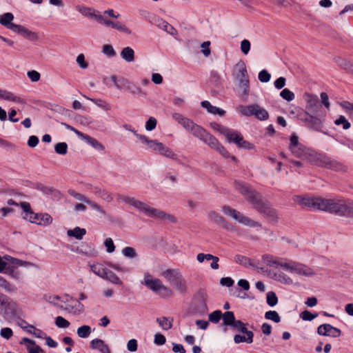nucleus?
I'll return each instance as SVG.
<instances>
[{"label":"nucleus","mask_w":353,"mask_h":353,"mask_svg":"<svg viewBox=\"0 0 353 353\" xmlns=\"http://www.w3.org/2000/svg\"><path fill=\"white\" fill-rule=\"evenodd\" d=\"M246 334V336L240 334H236L234 336V341L235 343H252L253 342L254 334L252 331L243 332Z\"/></svg>","instance_id":"obj_27"},{"label":"nucleus","mask_w":353,"mask_h":353,"mask_svg":"<svg viewBox=\"0 0 353 353\" xmlns=\"http://www.w3.org/2000/svg\"><path fill=\"white\" fill-rule=\"evenodd\" d=\"M157 322L164 330H168L172 327V319L170 320L168 318L165 316L157 318Z\"/></svg>","instance_id":"obj_36"},{"label":"nucleus","mask_w":353,"mask_h":353,"mask_svg":"<svg viewBox=\"0 0 353 353\" xmlns=\"http://www.w3.org/2000/svg\"><path fill=\"white\" fill-rule=\"evenodd\" d=\"M212 149L217 151L221 155L225 158H231L234 162H236L237 159L234 156H232L224 148V146L218 141L216 138L207 132L202 139Z\"/></svg>","instance_id":"obj_11"},{"label":"nucleus","mask_w":353,"mask_h":353,"mask_svg":"<svg viewBox=\"0 0 353 353\" xmlns=\"http://www.w3.org/2000/svg\"><path fill=\"white\" fill-rule=\"evenodd\" d=\"M161 144L162 143L159 142L157 140H149V141L147 143V145L149 149H151L153 151L158 152L159 150L160 149V145H161Z\"/></svg>","instance_id":"obj_62"},{"label":"nucleus","mask_w":353,"mask_h":353,"mask_svg":"<svg viewBox=\"0 0 353 353\" xmlns=\"http://www.w3.org/2000/svg\"><path fill=\"white\" fill-rule=\"evenodd\" d=\"M211 127L214 130H216V131L219 132L221 134H222L225 137V134L228 133V132L230 130V128L224 127V126H222V125H219V124H218L216 123H211Z\"/></svg>","instance_id":"obj_60"},{"label":"nucleus","mask_w":353,"mask_h":353,"mask_svg":"<svg viewBox=\"0 0 353 353\" xmlns=\"http://www.w3.org/2000/svg\"><path fill=\"white\" fill-rule=\"evenodd\" d=\"M317 333L322 336L337 338L341 335V332L339 329L333 327L330 324L325 323L318 327Z\"/></svg>","instance_id":"obj_15"},{"label":"nucleus","mask_w":353,"mask_h":353,"mask_svg":"<svg viewBox=\"0 0 353 353\" xmlns=\"http://www.w3.org/2000/svg\"><path fill=\"white\" fill-rule=\"evenodd\" d=\"M271 75L265 70H263L259 73V79L262 83H267L270 80Z\"/></svg>","instance_id":"obj_61"},{"label":"nucleus","mask_w":353,"mask_h":353,"mask_svg":"<svg viewBox=\"0 0 353 353\" xmlns=\"http://www.w3.org/2000/svg\"><path fill=\"white\" fill-rule=\"evenodd\" d=\"M265 318L268 320H271L275 323L281 321V317L278 312L274 310H270L265 313Z\"/></svg>","instance_id":"obj_44"},{"label":"nucleus","mask_w":353,"mask_h":353,"mask_svg":"<svg viewBox=\"0 0 353 353\" xmlns=\"http://www.w3.org/2000/svg\"><path fill=\"white\" fill-rule=\"evenodd\" d=\"M294 201L302 207L320 210L353 219V200L344 198L323 199L321 197L296 196Z\"/></svg>","instance_id":"obj_1"},{"label":"nucleus","mask_w":353,"mask_h":353,"mask_svg":"<svg viewBox=\"0 0 353 353\" xmlns=\"http://www.w3.org/2000/svg\"><path fill=\"white\" fill-rule=\"evenodd\" d=\"M76 10L83 16L94 19L96 21L102 19V15L97 14L95 10L92 8L78 5L76 6Z\"/></svg>","instance_id":"obj_20"},{"label":"nucleus","mask_w":353,"mask_h":353,"mask_svg":"<svg viewBox=\"0 0 353 353\" xmlns=\"http://www.w3.org/2000/svg\"><path fill=\"white\" fill-rule=\"evenodd\" d=\"M110 79L118 89H121L123 88L130 89V82L126 79L123 77L118 79L117 76L112 75L110 77Z\"/></svg>","instance_id":"obj_31"},{"label":"nucleus","mask_w":353,"mask_h":353,"mask_svg":"<svg viewBox=\"0 0 353 353\" xmlns=\"http://www.w3.org/2000/svg\"><path fill=\"white\" fill-rule=\"evenodd\" d=\"M167 281H168L180 294L187 292L188 286L186 281L183 278L179 269H167L161 273Z\"/></svg>","instance_id":"obj_6"},{"label":"nucleus","mask_w":353,"mask_h":353,"mask_svg":"<svg viewBox=\"0 0 353 353\" xmlns=\"http://www.w3.org/2000/svg\"><path fill=\"white\" fill-rule=\"evenodd\" d=\"M85 140L93 148L98 149L99 150H104L103 145L101 143H100L97 139L91 137L90 136H85Z\"/></svg>","instance_id":"obj_42"},{"label":"nucleus","mask_w":353,"mask_h":353,"mask_svg":"<svg viewBox=\"0 0 353 353\" xmlns=\"http://www.w3.org/2000/svg\"><path fill=\"white\" fill-rule=\"evenodd\" d=\"M143 284L163 299H168L174 295L170 288L165 285L160 279H153L149 273L145 274Z\"/></svg>","instance_id":"obj_4"},{"label":"nucleus","mask_w":353,"mask_h":353,"mask_svg":"<svg viewBox=\"0 0 353 353\" xmlns=\"http://www.w3.org/2000/svg\"><path fill=\"white\" fill-rule=\"evenodd\" d=\"M283 268L291 274H296L301 276H310L314 274V272L310 267L296 263L295 261L285 260L283 265Z\"/></svg>","instance_id":"obj_10"},{"label":"nucleus","mask_w":353,"mask_h":353,"mask_svg":"<svg viewBox=\"0 0 353 353\" xmlns=\"http://www.w3.org/2000/svg\"><path fill=\"white\" fill-rule=\"evenodd\" d=\"M14 19V16L12 13L7 12L4 14H3L0 19V23L6 26L8 28H10L11 25H13L14 23H12V21Z\"/></svg>","instance_id":"obj_35"},{"label":"nucleus","mask_w":353,"mask_h":353,"mask_svg":"<svg viewBox=\"0 0 353 353\" xmlns=\"http://www.w3.org/2000/svg\"><path fill=\"white\" fill-rule=\"evenodd\" d=\"M55 152L61 155H65L67 154L68 145L65 142H60L54 145Z\"/></svg>","instance_id":"obj_48"},{"label":"nucleus","mask_w":353,"mask_h":353,"mask_svg":"<svg viewBox=\"0 0 353 353\" xmlns=\"http://www.w3.org/2000/svg\"><path fill=\"white\" fill-rule=\"evenodd\" d=\"M235 78L238 81V88L243 97L246 98L250 92V81L243 61H239L235 65Z\"/></svg>","instance_id":"obj_7"},{"label":"nucleus","mask_w":353,"mask_h":353,"mask_svg":"<svg viewBox=\"0 0 353 353\" xmlns=\"http://www.w3.org/2000/svg\"><path fill=\"white\" fill-rule=\"evenodd\" d=\"M4 258L6 260H10L12 264H14V265H17L19 266L29 267V266L33 265V263H32L30 262L22 261V260L15 259V258H12L10 256H5Z\"/></svg>","instance_id":"obj_41"},{"label":"nucleus","mask_w":353,"mask_h":353,"mask_svg":"<svg viewBox=\"0 0 353 353\" xmlns=\"http://www.w3.org/2000/svg\"><path fill=\"white\" fill-rule=\"evenodd\" d=\"M0 99L21 104L26 103V101L23 99H22L20 97L16 96L12 92L6 90H2Z\"/></svg>","instance_id":"obj_23"},{"label":"nucleus","mask_w":353,"mask_h":353,"mask_svg":"<svg viewBox=\"0 0 353 353\" xmlns=\"http://www.w3.org/2000/svg\"><path fill=\"white\" fill-rule=\"evenodd\" d=\"M222 317V313L220 310H215L209 314V321L214 323H217Z\"/></svg>","instance_id":"obj_55"},{"label":"nucleus","mask_w":353,"mask_h":353,"mask_svg":"<svg viewBox=\"0 0 353 353\" xmlns=\"http://www.w3.org/2000/svg\"><path fill=\"white\" fill-rule=\"evenodd\" d=\"M334 124L336 125H339L342 124L343 129H344V130H347L351 126L350 123L343 115L339 116V117L334 121Z\"/></svg>","instance_id":"obj_49"},{"label":"nucleus","mask_w":353,"mask_h":353,"mask_svg":"<svg viewBox=\"0 0 353 353\" xmlns=\"http://www.w3.org/2000/svg\"><path fill=\"white\" fill-rule=\"evenodd\" d=\"M91 268L94 274H97L103 279L104 278L106 271L108 270V269L103 268L101 264L93 265Z\"/></svg>","instance_id":"obj_43"},{"label":"nucleus","mask_w":353,"mask_h":353,"mask_svg":"<svg viewBox=\"0 0 353 353\" xmlns=\"http://www.w3.org/2000/svg\"><path fill=\"white\" fill-rule=\"evenodd\" d=\"M87 99L92 101L97 106L103 108L104 110L108 111V110H110V109H111L110 105L108 102H106L101 99H92V98L87 97Z\"/></svg>","instance_id":"obj_40"},{"label":"nucleus","mask_w":353,"mask_h":353,"mask_svg":"<svg viewBox=\"0 0 353 353\" xmlns=\"http://www.w3.org/2000/svg\"><path fill=\"white\" fill-rule=\"evenodd\" d=\"M234 261L236 263L243 265L245 266L252 265L250 259L248 257L240 254L235 255Z\"/></svg>","instance_id":"obj_45"},{"label":"nucleus","mask_w":353,"mask_h":353,"mask_svg":"<svg viewBox=\"0 0 353 353\" xmlns=\"http://www.w3.org/2000/svg\"><path fill=\"white\" fill-rule=\"evenodd\" d=\"M225 137L229 143H234L239 148L251 150L254 148L253 145L245 141L242 134L236 130L230 129Z\"/></svg>","instance_id":"obj_12"},{"label":"nucleus","mask_w":353,"mask_h":353,"mask_svg":"<svg viewBox=\"0 0 353 353\" xmlns=\"http://www.w3.org/2000/svg\"><path fill=\"white\" fill-rule=\"evenodd\" d=\"M233 328L241 332H248L249 330H247L246 327H245V325L241 321L239 320H236L234 321V323H232V325H231Z\"/></svg>","instance_id":"obj_58"},{"label":"nucleus","mask_w":353,"mask_h":353,"mask_svg":"<svg viewBox=\"0 0 353 353\" xmlns=\"http://www.w3.org/2000/svg\"><path fill=\"white\" fill-rule=\"evenodd\" d=\"M97 21L101 24H103L108 27H111L112 28H114L120 32H125L128 34H131V30L126 27L125 24L120 21H113L107 19H105L102 16L101 20H97Z\"/></svg>","instance_id":"obj_16"},{"label":"nucleus","mask_w":353,"mask_h":353,"mask_svg":"<svg viewBox=\"0 0 353 353\" xmlns=\"http://www.w3.org/2000/svg\"><path fill=\"white\" fill-rule=\"evenodd\" d=\"M262 261L270 267L278 268L280 266L283 268L285 259L277 258L270 254H265L262 256Z\"/></svg>","instance_id":"obj_21"},{"label":"nucleus","mask_w":353,"mask_h":353,"mask_svg":"<svg viewBox=\"0 0 353 353\" xmlns=\"http://www.w3.org/2000/svg\"><path fill=\"white\" fill-rule=\"evenodd\" d=\"M318 316V314H312L308 310H304L300 314L301 318L304 321H312Z\"/></svg>","instance_id":"obj_59"},{"label":"nucleus","mask_w":353,"mask_h":353,"mask_svg":"<svg viewBox=\"0 0 353 353\" xmlns=\"http://www.w3.org/2000/svg\"><path fill=\"white\" fill-rule=\"evenodd\" d=\"M299 117V119L303 121L308 128L315 131H321L323 121L320 118L312 116L306 112L300 114Z\"/></svg>","instance_id":"obj_13"},{"label":"nucleus","mask_w":353,"mask_h":353,"mask_svg":"<svg viewBox=\"0 0 353 353\" xmlns=\"http://www.w3.org/2000/svg\"><path fill=\"white\" fill-rule=\"evenodd\" d=\"M201 106L205 109H207L208 112L213 114H219L220 116H223L225 114V111L211 105V103L208 101H203L201 102Z\"/></svg>","instance_id":"obj_29"},{"label":"nucleus","mask_w":353,"mask_h":353,"mask_svg":"<svg viewBox=\"0 0 353 353\" xmlns=\"http://www.w3.org/2000/svg\"><path fill=\"white\" fill-rule=\"evenodd\" d=\"M122 254L129 258H134L137 256L136 250L132 247H125L122 250Z\"/></svg>","instance_id":"obj_57"},{"label":"nucleus","mask_w":353,"mask_h":353,"mask_svg":"<svg viewBox=\"0 0 353 353\" xmlns=\"http://www.w3.org/2000/svg\"><path fill=\"white\" fill-rule=\"evenodd\" d=\"M23 211V219L27 220L28 217H29L30 213L33 212L31 210V207L29 203L27 202H21L20 204Z\"/></svg>","instance_id":"obj_53"},{"label":"nucleus","mask_w":353,"mask_h":353,"mask_svg":"<svg viewBox=\"0 0 353 353\" xmlns=\"http://www.w3.org/2000/svg\"><path fill=\"white\" fill-rule=\"evenodd\" d=\"M172 117V119L180 124L185 130L201 141L208 132L201 126L194 123L191 119L185 117L180 113H174Z\"/></svg>","instance_id":"obj_5"},{"label":"nucleus","mask_w":353,"mask_h":353,"mask_svg":"<svg viewBox=\"0 0 353 353\" xmlns=\"http://www.w3.org/2000/svg\"><path fill=\"white\" fill-rule=\"evenodd\" d=\"M160 26L165 32L172 35H174L176 32V30L171 25H170L168 22L165 21H162Z\"/></svg>","instance_id":"obj_63"},{"label":"nucleus","mask_w":353,"mask_h":353,"mask_svg":"<svg viewBox=\"0 0 353 353\" xmlns=\"http://www.w3.org/2000/svg\"><path fill=\"white\" fill-rule=\"evenodd\" d=\"M14 303L10 301L9 298L4 294L0 292V314H6L10 310H12Z\"/></svg>","instance_id":"obj_22"},{"label":"nucleus","mask_w":353,"mask_h":353,"mask_svg":"<svg viewBox=\"0 0 353 353\" xmlns=\"http://www.w3.org/2000/svg\"><path fill=\"white\" fill-rule=\"evenodd\" d=\"M0 287L3 288L6 292H10L14 290L13 285L6 279L0 276Z\"/></svg>","instance_id":"obj_50"},{"label":"nucleus","mask_w":353,"mask_h":353,"mask_svg":"<svg viewBox=\"0 0 353 353\" xmlns=\"http://www.w3.org/2000/svg\"><path fill=\"white\" fill-rule=\"evenodd\" d=\"M102 52L109 56V57H114L116 54V52L112 47V46L110 44H105L103 46Z\"/></svg>","instance_id":"obj_64"},{"label":"nucleus","mask_w":353,"mask_h":353,"mask_svg":"<svg viewBox=\"0 0 353 353\" xmlns=\"http://www.w3.org/2000/svg\"><path fill=\"white\" fill-rule=\"evenodd\" d=\"M222 212L225 215L230 216L239 223L243 224L244 225L252 228L262 227V225L260 222L252 220V219L244 215L239 211H237L236 210L232 208L229 205H223L222 207Z\"/></svg>","instance_id":"obj_8"},{"label":"nucleus","mask_w":353,"mask_h":353,"mask_svg":"<svg viewBox=\"0 0 353 353\" xmlns=\"http://www.w3.org/2000/svg\"><path fill=\"white\" fill-rule=\"evenodd\" d=\"M55 324L57 327L66 328L70 325V322L62 316H57L55 319Z\"/></svg>","instance_id":"obj_56"},{"label":"nucleus","mask_w":353,"mask_h":353,"mask_svg":"<svg viewBox=\"0 0 353 353\" xmlns=\"http://www.w3.org/2000/svg\"><path fill=\"white\" fill-rule=\"evenodd\" d=\"M68 194L74 197V199L79 200V201H83L86 203V201H88V198L86 197L85 195L82 194H80V193H78L75 190H68Z\"/></svg>","instance_id":"obj_54"},{"label":"nucleus","mask_w":353,"mask_h":353,"mask_svg":"<svg viewBox=\"0 0 353 353\" xmlns=\"http://www.w3.org/2000/svg\"><path fill=\"white\" fill-rule=\"evenodd\" d=\"M323 164L327 168L334 170L335 171L346 172L347 170V166L341 162L334 160H331L328 157H323L322 158Z\"/></svg>","instance_id":"obj_19"},{"label":"nucleus","mask_w":353,"mask_h":353,"mask_svg":"<svg viewBox=\"0 0 353 353\" xmlns=\"http://www.w3.org/2000/svg\"><path fill=\"white\" fill-rule=\"evenodd\" d=\"M223 323L225 325L231 326L234 323L235 317L232 312H225L222 314Z\"/></svg>","instance_id":"obj_39"},{"label":"nucleus","mask_w":353,"mask_h":353,"mask_svg":"<svg viewBox=\"0 0 353 353\" xmlns=\"http://www.w3.org/2000/svg\"><path fill=\"white\" fill-rule=\"evenodd\" d=\"M303 99L306 103V110L310 112H315L317 110L319 99L316 95L305 92L303 94Z\"/></svg>","instance_id":"obj_18"},{"label":"nucleus","mask_w":353,"mask_h":353,"mask_svg":"<svg viewBox=\"0 0 353 353\" xmlns=\"http://www.w3.org/2000/svg\"><path fill=\"white\" fill-rule=\"evenodd\" d=\"M86 234L85 228L75 227L74 229H70L67 231V235L70 237H74L76 239L81 240Z\"/></svg>","instance_id":"obj_28"},{"label":"nucleus","mask_w":353,"mask_h":353,"mask_svg":"<svg viewBox=\"0 0 353 353\" xmlns=\"http://www.w3.org/2000/svg\"><path fill=\"white\" fill-rule=\"evenodd\" d=\"M158 153L166 158L172 159L174 161L178 160L176 154H175L170 148L167 147L163 143L160 145V149L159 150Z\"/></svg>","instance_id":"obj_26"},{"label":"nucleus","mask_w":353,"mask_h":353,"mask_svg":"<svg viewBox=\"0 0 353 353\" xmlns=\"http://www.w3.org/2000/svg\"><path fill=\"white\" fill-rule=\"evenodd\" d=\"M266 300H267V303L270 307H273V306L276 305L278 303V298H277L276 294L272 291H270L267 293Z\"/></svg>","instance_id":"obj_47"},{"label":"nucleus","mask_w":353,"mask_h":353,"mask_svg":"<svg viewBox=\"0 0 353 353\" xmlns=\"http://www.w3.org/2000/svg\"><path fill=\"white\" fill-rule=\"evenodd\" d=\"M86 203L88 204L92 208V210L97 211L101 214H105V211L104 210V209L97 203L92 201L89 199L88 201H86Z\"/></svg>","instance_id":"obj_52"},{"label":"nucleus","mask_w":353,"mask_h":353,"mask_svg":"<svg viewBox=\"0 0 353 353\" xmlns=\"http://www.w3.org/2000/svg\"><path fill=\"white\" fill-rule=\"evenodd\" d=\"M234 184L236 190L246 197L253 208L272 221H276L278 219L276 211L262 199L259 193L243 181H235Z\"/></svg>","instance_id":"obj_2"},{"label":"nucleus","mask_w":353,"mask_h":353,"mask_svg":"<svg viewBox=\"0 0 353 353\" xmlns=\"http://www.w3.org/2000/svg\"><path fill=\"white\" fill-rule=\"evenodd\" d=\"M20 34L32 41H35L39 39L38 34L36 32H32L25 27L21 31Z\"/></svg>","instance_id":"obj_37"},{"label":"nucleus","mask_w":353,"mask_h":353,"mask_svg":"<svg viewBox=\"0 0 353 353\" xmlns=\"http://www.w3.org/2000/svg\"><path fill=\"white\" fill-rule=\"evenodd\" d=\"M90 190L94 195L106 202L111 203L113 201L112 194L105 188L96 185H90Z\"/></svg>","instance_id":"obj_17"},{"label":"nucleus","mask_w":353,"mask_h":353,"mask_svg":"<svg viewBox=\"0 0 353 353\" xmlns=\"http://www.w3.org/2000/svg\"><path fill=\"white\" fill-rule=\"evenodd\" d=\"M103 279L109 281L110 282H111V283H112L114 284H117V285H121L122 284L121 281L117 276V274L114 272H113L112 271L109 270H108L106 271V273H105Z\"/></svg>","instance_id":"obj_34"},{"label":"nucleus","mask_w":353,"mask_h":353,"mask_svg":"<svg viewBox=\"0 0 353 353\" xmlns=\"http://www.w3.org/2000/svg\"><path fill=\"white\" fill-rule=\"evenodd\" d=\"M198 301L199 302L200 307L202 308L203 310H205L207 309L206 305V299H207V295L206 293L204 291H199L197 297H196Z\"/></svg>","instance_id":"obj_46"},{"label":"nucleus","mask_w":353,"mask_h":353,"mask_svg":"<svg viewBox=\"0 0 353 353\" xmlns=\"http://www.w3.org/2000/svg\"><path fill=\"white\" fill-rule=\"evenodd\" d=\"M117 199L119 201L125 203L134 207L140 212L143 213L145 216L170 223H176V218L170 214L165 212L161 210L152 208L147 203L137 199L135 197L124 195L121 194H117Z\"/></svg>","instance_id":"obj_3"},{"label":"nucleus","mask_w":353,"mask_h":353,"mask_svg":"<svg viewBox=\"0 0 353 353\" xmlns=\"http://www.w3.org/2000/svg\"><path fill=\"white\" fill-rule=\"evenodd\" d=\"M23 341L29 343V345L27 347L29 353H40L42 352L41 348L39 345H36L34 341L28 338H23Z\"/></svg>","instance_id":"obj_33"},{"label":"nucleus","mask_w":353,"mask_h":353,"mask_svg":"<svg viewBox=\"0 0 353 353\" xmlns=\"http://www.w3.org/2000/svg\"><path fill=\"white\" fill-rule=\"evenodd\" d=\"M90 347L98 350L101 353H110L108 346L101 339H95L92 340Z\"/></svg>","instance_id":"obj_25"},{"label":"nucleus","mask_w":353,"mask_h":353,"mask_svg":"<svg viewBox=\"0 0 353 353\" xmlns=\"http://www.w3.org/2000/svg\"><path fill=\"white\" fill-rule=\"evenodd\" d=\"M64 310L73 315H79L84 311V306L79 301H77L74 305L70 303L66 304Z\"/></svg>","instance_id":"obj_24"},{"label":"nucleus","mask_w":353,"mask_h":353,"mask_svg":"<svg viewBox=\"0 0 353 353\" xmlns=\"http://www.w3.org/2000/svg\"><path fill=\"white\" fill-rule=\"evenodd\" d=\"M30 216L28 217V221L31 223H36L41 225H49L52 222V216L47 214H37V213H30Z\"/></svg>","instance_id":"obj_14"},{"label":"nucleus","mask_w":353,"mask_h":353,"mask_svg":"<svg viewBox=\"0 0 353 353\" xmlns=\"http://www.w3.org/2000/svg\"><path fill=\"white\" fill-rule=\"evenodd\" d=\"M280 96L287 101H292L294 99V94L288 88L283 89L281 92Z\"/></svg>","instance_id":"obj_51"},{"label":"nucleus","mask_w":353,"mask_h":353,"mask_svg":"<svg viewBox=\"0 0 353 353\" xmlns=\"http://www.w3.org/2000/svg\"><path fill=\"white\" fill-rule=\"evenodd\" d=\"M77 333L80 338H87L91 334V327L87 325H82L77 328Z\"/></svg>","instance_id":"obj_38"},{"label":"nucleus","mask_w":353,"mask_h":353,"mask_svg":"<svg viewBox=\"0 0 353 353\" xmlns=\"http://www.w3.org/2000/svg\"><path fill=\"white\" fill-rule=\"evenodd\" d=\"M237 110L243 116H255L261 121L267 120L269 117L268 111L258 104L239 105Z\"/></svg>","instance_id":"obj_9"},{"label":"nucleus","mask_w":353,"mask_h":353,"mask_svg":"<svg viewBox=\"0 0 353 353\" xmlns=\"http://www.w3.org/2000/svg\"><path fill=\"white\" fill-rule=\"evenodd\" d=\"M208 218L210 221L215 223H225L226 225H228V223L226 221V220L222 216H221L219 214L214 211L209 212L208 214Z\"/></svg>","instance_id":"obj_32"},{"label":"nucleus","mask_w":353,"mask_h":353,"mask_svg":"<svg viewBox=\"0 0 353 353\" xmlns=\"http://www.w3.org/2000/svg\"><path fill=\"white\" fill-rule=\"evenodd\" d=\"M120 54L121 58L126 62L130 63L134 61V51L130 47H125L123 48Z\"/></svg>","instance_id":"obj_30"}]
</instances>
